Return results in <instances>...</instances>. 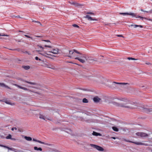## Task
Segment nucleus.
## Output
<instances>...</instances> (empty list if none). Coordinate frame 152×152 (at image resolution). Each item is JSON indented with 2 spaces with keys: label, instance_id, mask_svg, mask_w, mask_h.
<instances>
[{
  "label": "nucleus",
  "instance_id": "58836bf2",
  "mask_svg": "<svg viewBox=\"0 0 152 152\" xmlns=\"http://www.w3.org/2000/svg\"><path fill=\"white\" fill-rule=\"evenodd\" d=\"M69 62L70 63H72V64H76V65H79V66H81V65H80L78 64L75 63H73L72 62Z\"/></svg>",
  "mask_w": 152,
  "mask_h": 152
},
{
  "label": "nucleus",
  "instance_id": "39448f33",
  "mask_svg": "<svg viewBox=\"0 0 152 152\" xmlns=\"http://www.w3.org/2000/svg\"><path fill=\"white\" fill-rule=\"evenodd\" d=\"M69 53H66V52H64L62 53V55L64 56H67L69 57L72 58V55H73L74 52L77 53H80L77 50H72L69 51Z\"/></svg>",
  "mask_w": 152,
  "mask_h": 152
},
{
  "label": "nucleus",
  "instance_id": "4c0bfd02",
  "mask_svg": "<svg viewBox=\"0 0 152 152\" xmlns=\"http://www.w3.org/2000/svg\"><path fill=\"white\" fill-rule=\"evenodd\" d=\"M35 58L36 60H39V61L41 60L40 58H39L37 56Z\"/></svg>",
  "mask_w": 152,
  "mask_h": 152
},
{
  "label": "nucleus",
  "instance_id": "a19ab883",
  "mask_svg": "<svg viewBox=\"0 0 152 152\" xmlns=\"http://www.w3.org/2000/svg\"><path fill=\"white\" fill-rule=\"evenodd\" d=\"M145 64L147 65H151V64L149 62H146L145 63Z\"/></svg>",
  "mask_w": 152,
  "mask_h": 152
},
{
  "label": "nucleus",
  "instance_id": "412c9836",
  "mask_svg": "<svg viewBox=\"0 0 152 152\" xmlns=\"http://www.w3.org/2000/svg\"><path fill=\"white\" fill-rule=\"evenodd\" d=\"M33 140L34 141L37 142L39 143H41V144H45L44 142H42L40 140H37L35 139H33Z\"/></svg>",
  "mask_w": 152,
  "mask_h": 152
},
{
  "label": "nucleus",
  "instance_id": "3c124183",
  "mask_svg": "<svg viewBox=\"0 0 152 152\" xmlns=\"http://www.w3.org/2000/svg\"><path fill=\"white\" fill-rule=\"evenodd\" d=\"M10 50H16L17 49H10Z\"/></svg>",
  "mask_w": 152,
  "mask_h": 152
},
{
  "label": "nucleus",
  "instance_id": "b1692460",
  "mask_svg": "<svg viewBox=\"0 0 152 152\" xmlns=\"http://www.w3.org/2000/svg\"><path fill=\"white\" fill-rule=\"evenodd\" d=\"M24 82L26 83L33 85H36L37 84L36 83H33L32 82H29L27 81H25Z\"/></svg>",
  "mask_w": 152,
  "mask_h": 152
},
{
  "label": "nucleus",
  "instance_id": "603ef678",
  "mask_svg": "<svg viewBox=\"0 0 152 152\" xmlns=\"http://www.w3.org/2000/svg\"><path fill=\"white\" fill-rule=\"evenodd\" d=\"M19 32H23V31H19Z\"/></svg>",
  "mask_w": 152,
  "mask_h": 152
},
{
  "label": "nucleus",
  "instance_id": "6e6552de",
  "mask_svg": "<svg viewBox=\"0 0 152 152\" xmlns=\"http://www.w3.org/2000/svg\"><path fill=\"white\" fill-rule=\"evenodd\" d=\"M137 136L141 137H147L148 136V135L145 133L142 132H138L136 134Z\"/></svg>",
  "mask_w": 152,
  "mask_h": 152
},
{
  "label": "nucleus",
  "instance_id": "f03ea898",
  "mask_svg": "<svg viewBox=\"0 0 152 152\" xmlns=\"http://www.w3.org/2000/svg\"><path fill=\"white\" fill-rule=\"evenodd\" d=\"M76 53L74 52L73 55H72V58H74L75 59L78 60L80 62L83 63L85 62V60H87L86 55L81 53H78L79 55L77 56L75 54Z\"/></svg>",
  "mask_w": 152,
  "mask_h": 152
},
{
  "label": "nucleus",
  "instance_id": "c756f323",
  "mask_svg": "<svg viewBox=\"0 0 152 152\" xmlns=\"http://www.w3.org/2000/svg\"><path fill=\"white\" fill-rule=\"evenodd\" d=\"M0 146H1V147H4L6 148H7L8 149H10V150L11 149V148H9V147H8L7 146H4V145H0Z\"/></svg>",
  "mask_w": 152,
  "mask_h": 152
},
{
  "label": "nucleus",
  "instance_id": "f257e3e1",
  "mask_svg": "<svg viewBox=\"0 0 152 152\" xmlns=\"http://www.w3.org/2000/svg\"><path fill=\"white\" fill-rule=\"evenodd\" d=\"M117 100L116 102H112V103L115 106L132 109L136 108V104L126 98H121Z\"/></svg>",
  "mask_w": 152,
  "mask_h": 152
},
{
  "label": "nucleus",
  "instance_id": "a211bd4d",
  "mask_svg": "<svg viewBox=\"0 0 152 152\" xmlns=\"http://www.w3.org/2000/svg\"><path fill=\"white\" fill-rule=\"evenodd\" d=\"M92 134L96 136H101V135L100 134L94 131L93 132Z\"/></svg>",
  "mask_w": 152,
  "mask_h": 152
},
{
  "label": "nucleus",
  "instance_id": "c85d7f7f",
  "mask_svg": "<svg viewBox=\"0 0 152 152\" xmlns=\"http://www.w3.org/2000/svg\"><path fill=\"white\" fill-rule=\"evenodd\" d=\"M127 59H128L129 60H137V59H135V58H131V57H128V58H127Z\"/></svg>",
  "mask_w": 152,
  "mask_h": 152
},
{
  "label": "nucleus",
  "instance_id": "37998d69",
  "mask_svg": "<svg viewBox=\"0 0 152 152\" xmlns=\"http://www.w3.org/2000/svg\"><path fill=\"white\" fill-rule=\"evenodd\" d=\"M7 104H11V105H12V104H11L9 102H5Z\"/></svg>",
  "mask_w": 152,
  "mask_h": 152
},
{
  "label": "nucleus",
  "instance_id": "79ce46f5",
  "mask_svg": "<svg viewBox=\"0 0 152 152\" xmlns=\"http://www.w3.org/2000/svg\"><path fill=\"white\" fill-rule=\"evenodd\" d=\"M117 36L119 37H123V36L122 35H118Z\"/></svg>",
  "mask_w": 152,
  "mask_h": 152
},
{
  "label": "nucleus",
  "instance_id": "423d86ee",
  "mask_svg": "<svg viewBox=\"0 0 152 152\" xmlns=\"http://www.w3.org/2000/svg\"><path fill=\"white\" fill-rule=\"evenodd\" d=\"M120 14H121V15H129L132 16L133 17H136V18H140L142 19H147L148 20L152 21V19H148L145 18L143 17H141L140 16H136V14L135 13H120Z\"/></svg>",
  "mask_w": 152,
  "mask_h": 152
},
{
  "label": "nucleus",
  "instance_id": "5fc2aeb1",
  "mask_svg": "<svg viewBox=\"0 0 152 152\" xmlns=\"http://www.w3.org/2000/svg\"><path fill=\"white\" fill-rule=\"evenodd\" d=\"M151 151L152 152V150H151Z\"/></svg>",
  "mask_w": 152,
  "mask_h": 152
},
{
  "label": "nucleus",
  "instance_id": "473e14b6",
  "mask_svg": "<svg viewBox=\"0 0 152 152\" xmlns=\"http://www.w3.org/2000/svg\"><path fill=\"white\" fill-rule=\"evenodd\" d=\"M0 36H7L8 37L9 35H7L4 34V33H0Z\"/></svg>",
  "mask_w": 152,
  "mask_h": 152
},
{
  "label": "nucleus",
  "instance_id": "9d476101",
  "mask_svg": "<svg viewBox=\"0 0 152 152\" xmlns=\"http://www.w3.org/2000/svg\"><path fill=\"white\" fill-rule=\"evenodd\" d=\"M123 140L125 141H126L127 142H132V143H134L137 145H143V144L142 143L140 142H133V141H130L129 140H127L126 139H123Z\"/></svg>",
  "mask_w": 152,
  "mask_h": 152
},
{
  "label": "nucleus",
  "instance_id": "5701e85b",
  "mask_svg": "<svg viewBox=\"0 0 152 152\" xmlns=\"http://www.w3.org/2000/svg\"><path fill=\"white\" fill-rule=\"evenodd\" d=\"M34 149L35 150L37 151H42V149L41 148H37V147L35 146L34 147Z\"/></svg>",
  "mask_w": 152,
  "mask_h": 152
},
{
  "label": "nucleus",
  "instance_id": "49530a36",
  "mask_svg": "<svg viewBox=\"0 0 152 152\" xmlns=\"http://www.w3.org/2000/svg\"><path fill=\"white\" fill-rule=\"evenodd\" d=\"M15 17L18 18H22L20 17L19 16H15Z\"/></svg>",
  "mask_w": 152,
  "mask_h": 152
},
{
  "label": "nucleus",
  "instance_id": "8fccbe9b",
  "mask_svg": "<svg viewBox=\"0 0 152 152\" xmlns=\"http://www.w3.org/2000/svg\"><path fill=\"white\" fill-rule=\"evenodd\" d=\"M46 119L48 120H50V121H51V119H50L48 118H46Z\"/></svg>",
  "mask_w": 152,
  "mask_h": 152
},
{
  "label": "nucleus",
  "instance_id": "dca6fc26",
  "mask_svg": "<svg viewBox=\"0 0 152 152\" xmlns=\"http://www.w3.org/2000/svg\"><path fill=\"white\" fill-rule=\"evenodd\" d=\"M39 118L41 119H42L44 120H45V118L44 116L40 113L39 114Z\"/></svg>",
  "mask_w": 152,
  "mask_h": 152
},
{
  "label": "nucleus",
  "instance_id": "bb28decb",
  "mask_svg": "<svg viewBox=\"0 0 152 152\" xmlns=\"http://www.w3.org/2000/svg\"><path fill=\"white\" fill-rule=\"evenodd\" d=\"M141 11H142L144 12H147V13H152V10H150L149 11H144L142 9H141Z\"/></svg>",
  "mask_w": 152,
  "mask_h": 152
},
{
  "label": "nucleus",
  "instance_id": "aec40b11",
  "mask_svg": "<svg viewBox=\"0 0 152 152\" xmlns=\"http://www.w3.org/2000/svg\"><path fill=\"white\" fill-rule=\"evenodd\" d=\"M22 67L25 69V70H28L30 68V67L29 66H22Z\"/></svg>",
  "mask_w": 152,
  "mask_h": 152
},
{
  "label": "nucleus",
  "instance_id": "7ed1b4c3",
  "mask_svg": "<svg viewBox=\"0 0 152 152\" xmlns=\"http://www.w3.org/2000/svg\"><path fill=\"white\" fill-rule=\"evenodd\" d=\"M58 49H52L50 50H48V51H46L45 52L43 51L39 53L40 54L45 57H49L48 56L51 55L50 53H53L55 54H57L58 53Z\"/></svg>",
  "mask_w": 152,
  "mask_h": 152
},
{
  "label": "nucleus",
  "instance_id": "cd10ccee",
  "mask_svg": "<svg viewBox=\"0 0 152 152\" xmlns=\"http://www.w3.org/2000/svg\"><path fill=\"white\" fill-rule=\"evenodd\" d=\"M83 103H88V100L86 98H84L83 100Z\"/></svg>",
  "mask_w": 152,
  "mask_h": 152
},
{
  "label": "nucleus",
  "instance_id": "e433bc0d",
  "mask_svg": "<svg viewBox=\"0 0 152 152\" xmlns=\"http://www.w3.org/2000/svg\"><path fill=\"white\" fill-rule=\"evenodd\" d=\"M74 4V5H75V6H79V4L78 3H73L72 4Z\"/></svg>",
  "mask_w": 152,
  "mask_h": 152
},
{
  "label": "nucleus",
  "instance_id": "4468645a",
  "mask_svg": "<svg viewBox=\"0 0 152 152\" xmlns=\"http://www.w3.org/2000/svg\"><path fill=\"white\" fill-rule=\"evenodd\" d=\"M6 138L7 139H10L13 140H16L15 138H12V135L10 134H9L8 136H6Z\"/></svg>",
  "mask_w": 152,
  "mask_h": 152
},
{
  "label": "nucleus",
  "instance_id": "0eeeda50",
  "mask_svg": "<svg viewBox=\"0 0 152 152\" xmlns=\"http://www.w3.org/2000/svg\"><path fill=\"white\" fill-rule=\"evenodd\" d=\"M91 146L92 147H93L94 148H96L97 150L100 151H104V149L102 147L99 146L98 145H96L91 144Z\"/></svg>",
  "mask_w": 152,
  "mask_h": 152
},
{
  "label": "nucleus",
  "instance_id": "393cba45",
  "mask_svg": "<svg viewBox=\"0 0 152 152\" xmlns=\"http://www.w3.org/2000/svg\"><path fill=\"white\" fill-rule=\"evenodd\" d=\"M112 129L115 132H118V128L115 126H113L112 127Z\"/></svg>",
  "mask_w": 152,
  "mask_h": 152
},
{
  "label": "nucleus",
  "instance_id": "c03bdc74",
  "mask_svg": "<svg viewBox=\"0 0 152 152\" xmlns=\"http://www.w3.org/2000/svg\"><path fill=\"white\" fill-rule=\"evenodd\" d=\"M14 129H15V130H17V128H15H15H12V131L14 130Z\"/></svg>",
  "mask_w": 152,
  "mask_h": 152
},
{
  "label": "nucleus",
  "instance_id": "864d4df0",
  "mask_svg": "<svg viewBox=\"0 0 152 152\" xmlns=\"http://www.w3.org/2000/svg\"><path fill=\"white\" fill-rule=\"evenodd\" d=\"M113 139H115V137H113Z\"/></svg>",
  "mask_w": 152,
  "mask_h": 152
},
{
  "label": "nucleus",
  "instance_id": "a18cd8bd",
  "mask_svg": "<svg viewBox=\"0 0 152 152\" xmlns=\"http://www.w3.org/2000/svg\"><path fill=\"white\" fill-rule=\"evenodd\" d=\"M43 41H45L48 42H50V41L49 40H42Z\"/></svg>",
  "mask_w": 152,
  "mask_h": 152
},
{
  "label": "nucleus",
  "instance_id": "f704fd0d",
  "mask_svg": "<svg viewBox=\"0 0 152 152\" xmlns=\"http://www.w3.org/2000/svg\"><path fill=\"white\" fill-rule=\"evenodd\" d=\"M49 64H47L46 63H44V65H43V66L45 67H48V66H49Z\"/></svg>",
  "mask_w": 152,
  "mask_h": 152
},
{
  "label": "nucleus",
  "instance_id": "72a5a7b5",
  "mask_svg": "<svg viewBox=\"0 0 152 152\" xmlns=\"http://www.w3.org/2000/svg\"><path fill=\"white\" fill-rule=\"evenodd\" d=\"M72 26L74 27L79 28V26L76 24H74L72 25Z\"/></svg>",
  "mask_w": 152,
  "mask_h": 152
},
{
  "label": "nucleus",
  "instance_id": "ea45409f",
  "mask_svg": "<svg viewBox=\"0 0 152 152\" xmlns=\"http://www.w3.org/2000/svg\"><path fill=\"white\" fill-rule=\"evenodd\" d=\"M88 14H91V15H94V13L91 12H89L87 13Z\"/></svg>",
  "mask_w": 152,
  "mask_h": 152
},
{
  "label": "nucleus",
  "instance_id": "ddd939ff",
  "mask_svg": "<svg viewBox=\"0 0 152 152\" xmlns=\"http://www.w3.org/2000/svg\"><path fill=\"white\" fill-rule=\"evenodd\" d=\"M86 18H87L88 20H97L95 19L92 18L91 16L89 15H86Z\"/></svg>",
  "mask_w": 152,
  "mask_h": 152
},
{
  "label": "nucleus",
  "instance_id": "4be33fe9",
  "mask_svg": "<svg viewBox=\"0 0 152 152\" xmlns=\"http://www.w3.org/2000/svg\"><path fill=\"white\" fill-rule=\"evenodd\" d=\"M24 138L28 141H31L32 140L31 138L29 137L25 136Z\"/></svg>",
  "mask_w": 152,
  "mask_h": 152
},
{
  "label": "nucleus",
  "instance_id": "f8f14e48",
  "mask_svg": "<svg viewBox=\"0 0 152 152\" xmlns=\"http://www.w3.org/2000/svg\"><path fill=\"white\" fill-rule=\"evenodd\" d=\"M93 100L95 102H98L101 100V99L98 97L96 96L93 98Z\"/></svg>",
  "mask_w": 152,
  "mask_h": 152
},
{
  "label": "nucleus",
  "instance_id": "2f4dec72",
  "mask_svg": "<svg viewBox=\"0 0 152 152\" xmlns=\"http://www.w3.org/2000/svg\"><path fill=\"white\" fill-rule=\"evenodd\" d=\"M32 22H35V23H38L39 25H41L42 24H41V23L39 22V21H35L34 20H32Z\"/></svg>",
  "mask_w": 152,
  "mask_h": 152
},
{
  "label": "nucleus",
  "instance_id": "09e8293b",
  "mask_svg": "<svg viewBox=\"0 0 152 152\" xmlns=\"http://www.w3.org/2000/svg\"><path fill=\"white\" fill-rule=\"evenodd\" d=\"M35 37H41V36H35Z\"/></svg>",
  "mask_w": 152,
  "mask_h": 152
},
{
  "label": "nucleus",
  "instance_id": "6ab92c4d",
  "mask_svg": "<svg viewBox=\"0 0 152 152\" xmlns=\"http://www.w3.org/2000/svg\"><path fill=\"white\" fill-rule=\"evenodd\" d=\"M0 86L4 87L7 88H8L9 89H10V88L9 87H8L7 86L5 85V84H4L3 83H0Z\"/></svg>",
  "mask_w": 152,
  "mask_h": 152
},
{
  "label": "nucleus",
  "instance_id": "de8ad7c7",
  "mask_svg": "<svg viewBox=\"0 0 152 152\" xmlns=\"http://www.w3.org/2000/svg\"><path fill=\"white\" fill-rule=\"evenodd\" d=\"M134 26V25L131 24L130 26H129V27H130V26H131H131Z\"/></svg>",
  "mask_w": 152,
  "mask_h": 152
},
{
  "label": "nucleus",
  "instance_id": "9b49d317",
  "mask_svg": "<svg viewBox=\"0 0 152 152\" xmlns=\"http://www.w3.org/2000/svg\"><path fill=\"white\" fill-rule=\"evenodd\" d=\"M114 83H115L116 84L118 85V86H117V88H119L120 87H121L123 85H126V84H129L127 83H117L114 82Z\"/></svg>",
  "mask_w": 152,
  "mask_h": 152
},
{
  "label": "nucleus",
  "instance_id": "20e7f679",
  "mask_svg": "<svg viewBox=\"0 0 152 152\" xmlns=\"http://www.w3.org/2000/svg\"><path fill=\"white\" fill-rule=\"evenodd\" d=\"M44 47H48L49 48H51V47L50 46L47 45L45 44H42V45H37L36 46L35 48L37 51H40V52L39 53V54H40L39 53L41 52L42 51H43L44 52H46V50H44L45 49L44 48Z\"/></svg>",
  "mask_w": 152,
  "mask_h": 152
},
{
  "label": "nucleus",
  "instance_id": "a878e982",
  "mask_svg": "<svg viewBox=\"0 0 152 152\" xmlns=\"http://www.w3.org/2000/svg\"><path fill=\"white\" fill-rule=\"evenodd\" d=\"M134 28H136L137 27H140L141 28H142L143 27V26H142V25H134Z\"/></svg>",
  "mask_w": 152,
  "mask_h": 152
},
{
  "label": "nucleus",
  "instance_id": "1a4fd4ad",
  "mask_svg": "<svg viewBox=\"0 0 152 152\" xmlns=\"http://www.w3.org/2000/svg\"><path fill=\"white\" fill-rule=\"evenodd\" d=\"M15 86H17V87H18L19 88L23 89L24 90H26V91H29L31 92H34V93H37L36 92H34V91H32L28 89V88H26L23 87H21V86H19V85H18L17 84H15Z\"/></svg>",
  "mask_w": 152,
  "mask_h": 152
},
{
  "label": "nucleus",
  "instance_id": "2eb2a0df",
  "mask_svg": "<svg viewBox=\"0 0 152 152\" xmlns=\"http://www.w3.org/2000/svg\"><path fill=\"white\" fill-rule=\"evenodd\" d=\"M144 111L146 113H148L152 112V109L144 108Z\"/></svg>",
  "mask_w": 152,
  "mask_h": 152
},
{
  "label": "nucleus",
  "instance_id": "f3484780",
  "mask_svg": "<svg viewBox=\"0 0 152 152\" xmlns=\"http://www.w3.org/2000/svg\"><path fill=\"white\" fill-rule=\"evenodd\" d=\"M48 68H51L53 69H56L55 67L51 65V64H49V66H48Z\"/></svg>",
  "mask_w": 152,
  "mask_h": 152
},
{
  "label": "nucleus",
  "instance_id": "c9c22d12",
  "mask_svg": "<svg viewBox=\"0 0 152 152\" xmlns=\"http://www.w3.org/2000/svg\"><path fill=\"white\" fill-rule=\"evenodd\" d=\"M88 61H96L95 60H94V59H92V58H91V57L88 58Z\"/></svg>",
  "mask_w": 152,
  "mask_h": 152
},
{
  "label": "nucleus",
  "instance_id": "7c9ffc66",
  "mask_svg": "<svg viewBox=\"0 0 152 152\" xmlns=\"http://www.w3.org/2000/svg\"><path fill=\"white\" fill-rule=\"evenodd\" d=\"M24 36L25 37H26L27 38H30L32 40H33V38L32 37H30V36H29L28 35L25 34V35H24Z\"/></svg>",
  "mask_w": 152,
  "mask_h": 152
}]
</instances>
